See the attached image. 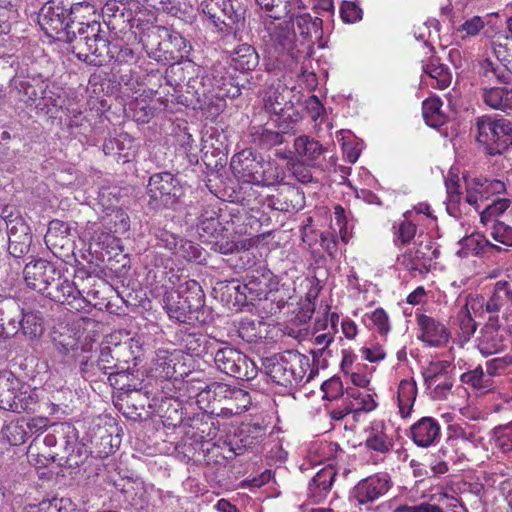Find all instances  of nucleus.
Returning <instances> with one entry per match:
<instances>
[{
  "instance_id": "obj_46",
  "label": "nucleus",
  "mask_w": 512,
  "mask_h": 512,
  "mask_svg": "<svg viewBox=\"0 0 512 512\" xmlns=\"http://www.w3.org/2000/svg\"><path fill=\"white\" fill-rule=\"evenodd\" d=\"M176 291L183 296L191 309L195 312L204 304V293L200 284L195 280L186 281Z\"/></svg>"
},
{
  "instance_id": "obj_24",
  "label": "nucleus",
  "mask_w": 512,
  "mask_h": 512,
  "mask_svg": "<svg viewBox=\"0 0 512 512\" xmlns=\"http://www.w3.org/2000/svg\"><path fill=\"white\" fill-rule=\"evenodd\" d=\"M499 322L487 321L476 339L477 349L483 356L500 353L505 347V337Z\"/></svg>"
},
{
  "instance_id": "obj_28",
  "label": "nucleus",
  "mask_w": 512,
  "mask_h": 512,
  "mask_svg": "<svg viewBox=\"0 0 512 512\" xmlns=\"http://www.w3.org/2000/svg\"><path fill=\"white\" fill-rule=\"evenodd\" d=\"M440 425L433 417H422L410 428V436L419 447H429L440 439Z\"/></svg>"
},
{
  "instance_id": "obj_64",
  "label": "nucleus",
  "mask_w": 512,
  "mask_h": 512,
  "mask_svg": "<svg viewBox=\"0 0 512 512\" xmlns=\"http://www.w3.org/2000/svg\"><path fill=\"white\" fill-rule=\"evenodd\" d=\"M276 118L273 120L275 124L282 123L284 125H289V133L292 130V124L297 123L301 119V114L299 111L294 107L293 102L288 103V105H285V108H283L282 111L274 113Z\"/></svg>"
},
{
  "instance_id": "obj_29",
  "label": "nucleus",
  "mask_w": 512,
  "mask_h": 512,
  "mask_svg": "<svg viewBox=\"0 0 512 512\" xmlns=\"http://www.w3.org/2000/svg\"><path fill=\"white\" fill-rule=\"evenodd\" d=\"M120 492L127 506L135 511H141L149 506L151 493L155 490L153 486H147L142 482L126 481Z\"/></svg>"
},
{
  "instance_id": "obj_23",
  "label": "nucleus",
  "mask_w": 512,
  "mask_h": 512,
  "mask_svg": "<svg viewBox=\"0 0 512 512\" xmlns=\"http://www.w3.org/2000/svg\"><path fill=\"white\" fill-rule=\"evenodd\" d=\"M138 144L129 134L121 132L110 136L103 143V152L107 156L114 157L118 162L127 163L137 153Z\"/></svg>"
},
{
  "instance_id": "obj_49",
  "label": "nucleus",
  "mask_w": 512,
  "mask_h": 512,
  "mask_svg": "<svg viewBox=\"0 0 512 512\" xmlns=\"http://www.w3.org/2000/svg\"><path fill=\"white\" fill-rule=\"evenodd\" d=\"M103 226L110 232L124 234L130 228V218L123 209L115 208L103 218Z\"/></svg>"
},
{
  "instance_id": "obj_11",
  "label": "nucleus",
  "mask_w": 512,
  "mask_h": 512,
  "mask_svg": "<svg viewBox=\"0 0 512 512\" xmlns=\"http://www.w3.org/2000/svg\"><path fill=\"white\" fill-rule=\"evenodd\" d=\"M216 367L223 373L241 380H252L257 376L255 363L236 348L225 346L214 355Z\"/></svg>"
},
{
  "instance_id": "obj_59",
  "label": "nucleus",
  "mask_w": 512,
  "mask_h": 512,
  "mask_svg": "<svg viewBox=\"0 0 512 512\" xmlns=\"http://www.w3.org/2000/svg\"><path fill=\"white\" fill-rule=\"evenodd\" d=\"M96 12L94 5L89 2H77L71 5L68 10V17L70 23L87 22L90 21L89 17L94 15Z\"/></svg>"
},
{
  "instance_id": "obj_50",
  "label": "nucleus",
  "mask_w": 512,
  "mask_h": 512,
  "mask_svg": "<svg viewBox=\"0 0 512 512\" xmlns=\"http://www.w3.org/2000/svg\"><path fill=\"white\" fill-rule=\"evenodd\" d=\"M294 148L296 153L304 157L307 161H315L323 153L322 145L308 136H299L294 141Z\"/></svg>"
},
{
  "instance_id": "obj_10",
  "label": "nucleus",
  "mask_w": 512,
  "mask_h": 512,
  "mask_svg": "<svg viewBox=\"0 0 512 512\" xmlns=\"http://www.w3.org/2000/svg\"><path fill=\"white\" fill-rule=\"evenodd\" d=\"M234 0H204L201 3L203 14L218 32L234 33L240 29L244 19L234 7Z\"/></svg>"
},
{
  "instance_id": "obj_39",
  "label": "nucleus",
  "mask_w": 512,
  "mask_h": 512,
  "mask_svg": "<svg viewBox=\"0 0 512 512\" xmlns=\"http://www.w3.org/2000/svg\"><path fill=\"white\" fill-rule=\"evenodd\" d=\"M164 303L169 317L179 322H186L187 315L194 312L187 301L183 299V296L176 290H170L165 293Z\"/></svg>"
},
{
  "instance_id": "obj_40",
  "label": "nucleus",
  "mask_w": 512,
  "mask_h": 512,
  "mask_svg": "<svg viewBox=\"0 0 512 512\" xmlns=\"http://www.w3.org/2000/svg\"><path fill=\"white\" fill-rule=\"evenodd\" d=\"M120 347L115 346L111 348L110 346H104L100 350V355L97 361V368L102 373L109 376L117 375L125 370L124 366L121 365V362L118 359Z\"/></svg>"
},
{
  "instance_id": "obj_15",
  "label": "nucleus",
  "mask_w": 512,
  "mask_h": 512,
  "mask_svg": "<svg viewBox=\"0 0 512 512\" xmlns=\"http://www.w3.org/2000/svg\"><path fill=\"white\" fill-rule=\"evenodd\" d=\"M23 277L30 289L46 294L52 284L60 279V271L53 263L38 258L32 259L25 265Z\"/></svg>"
},
{
  "instance_id": "obj_22",
  "label": "nucleus",
  "mask_w": 512,
  "mask_h": 512,
  "mask_svg": "<svg viewBox=\"0 0 512 512\" xmlns=\"http://www.w3.org/2000/svg\"><path fill=\"white\" fill-rule=\"evenodd\" d=\"M439 254V250L434 248L431 243H420L408 249L400 261L407 270L422 272L429 269Z\"/></svg>"
},
{
  "instance_id": "obj_12",
  "label": "nucleus",
  "mask_w": 512,
  "mask_h": 512,
  "mask_svg": "<svg viewBox=\"0 0 512 512\" xmlns=\"http://www.w3.org/2000/svg\"><path fill=\"white\" fill-rule=\"evenodd\" d=\"M8 312H16L15 315L3 321V337L10 338L22 332L29 338H36L43 333V321L39 312H24L15 301L6 304Z\"/></svg>"
},
{
  "instance_id": "obj_27",
  "label": "nucleus",
  "mask_w": 512,
  "mask_h": 512,
  "mask_svg": "<svg viewBox=\"0 0 512 512\" xmlns=\"http://www.w3.org/2000/svg\"><path fill=\"white\" fill-rule=\"evenodd\" d=\"M419 339L431 347H440L449 340L450 333L444 324L427 315L418 317Z\"/></svg>"
},
{
  "instance_id": "obj_36",
  "label": "nucleus",
  "mask_w": 512,
  "mask_h": 512,
  "mask_svg": "<svg viewBox=\"0 0 512 512\" xmlns=\"http://www.w3.org/2000/svg\"><path fill=\"white\" fill-rule=\"evenodd\" d=\"M367 433L365 445L368 449L379 453H387L390 451L393 443L385 433V427L382 421L372 422Z\"/></svg>"
},
{
  "instance_id": "obj_14",
  "label": "nucleus",
  "mask_w": 512,
  "mask_h": 512,
  "mask_svg": "<svg viewBox=\"0 0 512 512\" xmlns=\"http://www.w3.org/2000/svg\"><path fill=\"white\" fill-rule=\"evenodd\" d=\"M147 193L150 199L165 207H170L177 203L183 195V187L175 175L165 171L150 176Z\"/></svg>"
},
{
  "instance_id": "obj_41",
  "label": "nucleus",
  "mask_w": 512,
  "mask_h": 512,
  "mask_svg": "<svg viewBox=\"0 0 512 512\" xmlns=\"http://www.w3.org/2000/svg\"><path fill=\"white\" fill-rule=\"evenodd\" d=\"M460 380L462 383L471 386L481 393L489 392L495 386L494 379H492L487 370L480 365L473 370L463 373L460 376Z\"/></svg>"
},
{
  "instance_id": "obj_35",
  "label": "nucleus",
  "mask_w": 512,
  "mask_h": 512,
  "mask_svg": "<svg viewBox=\"0 0 512 512\" xmlns=\"http://www.w3.org/2000/svg\"><path fill=\"white\" fill-rule=\"evenodd\" d=\"M270 18L280 19L284 15H294V10L303 7L302 0H255Z\"/></svg>"
},
{
  "instance_id": "obj_63",
  "label": "nucleus",
  "mask_w": 512,
  "mask_h": 512,
  "mask_svg": "<svg viewBox=\"0 0 512 512\" xmlns=\"http://www.w3.org/2000/svg\"><path fill=\"white\" fill-rule=\"evenodd\" d=\"M512 365V354L495 357L485 363V369L494 379L495 376L503 374L509 366Z\"/></svg>"
},
{
  "instance_id": "obj_8",
  "label": "nucleus",
  "mask_w": 512,
  "mask_h": 512,
  "mask_svg": "<svg viewBox=\"0 0 512 512\" xmlns=\"http://www.w3.org/2000/svg\"><path fill=\"white\" fill-rule=\"evenodd\" d=\"M224 67L221 64L215 65L210 75H205V71L200 66L192 62L187 63L184 67L177 70L182 71L183 75H188V79L182 89L192 95L198 102L202 101L215 88H221L225 84L224 77L220 76Z\"/></svg>"
},
{
  "instance_id": "obj_37",
  "label": "nucleus",
  "mask_w": 512,
  "mask_h": 512,
  "mask_svg": "<svg viewBox=\"0 0 512 512\" xmlns=\"http://www.w3.org/2000/svg\"><path fill=\"white\" fill-rule=\"evenodd\" d=\"M55 288L50 287L46 296L54 301L61 303L67 302L72 305L74 301H81L86 304V300L81 297V292L75 284L68 279H59Z\"/></svg>"
},
{
  "instance_id": "obj_2",
  "label": "nucleus",
  "mask_w": 512,
  "mask_h": 512,
  "mask_svg": "<svg viewBox=\"0 0 512 512\" xmlns=\"http://www.w3.org/2000/svg\"><path fill=\"white\" fill-rule=\"evenodd\" d=\"M265 373L277 385L291 388L300 384L304 378L305 382L312 379V371L307 374L310 368L309 358L297 351H284L267 357L263 361Z\"/></svg>"
},
{
  "instance_id": "obj_4",
  "label": "nucleus",
  "mask_w": 512,
  "mask_h": 512,
  "mask_svg": "<svg viewBox=\"0 0 512 512\" xmlns=\"http://www.w3.org/2000/svg\"><path fill=\"white\" fill-rule=\"evenodd\" d=\"M476 141L491 156L512 149V122L496 114H485L475 119Z\"/></svg>"
},
{
  "instance_id": "obj_1",
  "label": "nucleus",
  "mask_w": 512,
  "mask_h": 512,
  "mask_svg": "<svg viewBox=\"0 0 512 512\" xmlns=\"http://www.w3.org/2000/svg\"><path fill=\"white\" fill-rule=\"evenodd\" d=\"M100 27L95 20L78 22L73 33L65 38L78 59L95 65L107 62V55L112 52L111 44L100 35Z\"/></svg>"
},
{
  "instance_id": "obj_61",
  "label": "nucleus",
  "mask_w": 512,
  "mask_h": 512,
  "mask_svg": "<svg viewBox=\"0 0 512 512\" xmlns=\"http://www.w3.org/2000/svg\"><path fill=\"white\" fill-rule=\"evenodd\" d=\"M175 255L188 261H201L203 252L198 244L189 240L180 239Z\"/></svg>"
},
{
  "instance_id": "obj_3",
  "label": "nucleus",
  "mask_w": 512,
  "mask_h": 512,
  "mask_svg": "<svg viewBox=\"0 0 512 512\" xmlns=\"http://www.w3.org/2000/svg\"><path fill=\"white\" fill-rule=\"evenodd\" d=\"M230 166L241 181L258 186H272L282 177L276 163L265 161L253 149L246 148L235 154Z\"/></svg>"
},
{
  "instance_id": "obj_30",
  "label": "nucleus",
  "mask_w": 512,
  "mask_h": 512,
  "mask_svg": "<svg viewBox=\"0 0 512 512\" xmlns=\"http://www.w3.org/2000/svg\"><path fill=\"white\" fill-rule=\"evenodd\" d=\"M333 467L327 466L319 470L308 485L307 495L314 503H321L331 491L336 478Z\"/></svg>"
},
{
  "instance_id": "obj_32",
  "label": "nucleus",
  "mask_w": 512,
  "mask_h": 512,
  "mask_svg": "<svg viewBox=\"0 0 512 512\" xmlns=\"http://www.w3.org/2000/svg\"><path fill=\"white\" fill-rule=\"evenodd\" d=\"M61 431L65 440L66 461L70 467L79 466L86 459V449L77 443V435L74 427L62 425Z\"/></svg>"
},
{
  "instance_id": "obj_44",
  "label": "nucleus",
  "mask_w": 512,
  "mask_h": 512,
  "mask_svg": "<svg viewBox=\"0 0 512 512\" xmlns=\"http://www.w3.org/2000/svg\"><path fill=\"white\" fill-rule=\"evenodd\" d=\"M345 400L348 404V409L354 414L359 412H371L377 407V403L372 395L359 389H351L348 391Z\"/></svg>"
},
{
  "instance_id": "obj_26",
  "label": "nucleus",
  "mask_w": 512,
  "mask_h": 512,
  "mask_svg": "<svg viewBox=\"0 0 512 512\" xmlns=\"http://www.w3.org/2000/svg\"><path fill=\"white\" fill-rule=\"evenodd\" d=\"M304 6L300 9L294 10V15H287L290 18V25L297 26L299 41H304L309 44V52L313 45V37L317 38L322 33V19L318 17H311L309 13L302 12Z\"/></svg>"
},
{
  "instance_id": "obj_54",
  "label": "nucleus",
  "mask_w": 512,
  "mask_h": 512,
  "mask_svg": "<svg viewBox=\"0 0 512 512\" xmlns=\"http://www.w3.org/2000/svg\"><path fill=\"white\" fill-rule=\"evenodd\" d=\"M403 218L395 232L394 243L397 246L410 243L417 231L416 224L413 222V211L405 212Z\"/></svg>"
},
{
  "instance_id": "obj_34",
  "label": "nucleus",
  "mask_w": 512,
  "mask_h": 512,
  "mask_svg": "<svg viewBox=\"0 0 512 512\" xmlns=\"http://www.w3.org/2000/svg\"><path fill=\"white\" fill-rule=\"evenodd\" d=\"M417 396V385L413 378L400 381L397 390V404L402 418L410 416Z\"/></svg>"
},
{
  "instance_id": "obj_48",
  "label": "nucleus",
  "mask_w": 512,
  "mask_h": 512,
  "mask_svg": "<svg viewBox=\"0 0 512 512\" xmlns=\"http://www.w3.org/2000/svg\"><path fill=\"white\" fill-rule=\"evenodd\" d=\"M509 91L501 87L490 86L483 88V100L493 109L505 111L511 107Z\"/></svg>"
},
{
  "instance_id": "obj_25",
  "label": "nucleus",
  "mask_w": 512,
  "mask_h": 512,
  "mask_svg": "<svg viewBox=\"0 0 512 512\" xmlns=\"http://www.w3.org/2000/svg\"><path fill=\"white\" fill-rule=\"evenodd\" d=\"M329 307H325L324 317L322 319H318L315 322V332L313 335V344L316 346L314 349H311V353L314 358L323 355L325 352L328 354V347L334 340V330H335V320H337V315H330L331 327L328 329L329 322Z\"/></svg>"
},
{
  "instance_id": "obj_20",
  "label": "nucleus",
  "mask_w": 512,
  "mask_h": 512,
  "mask_svg": "<svg viewBox=\"0 0 512 512\" xmlns=\"http://www.w3.org/2000/svg\"><path fill=\"white\" fill-rule=\"evenodd\" d=\"M449 366L447 361H438L432 363L424 372V380L427 388L431 390V396L434 400L447 399L451 393L454 381L451 377L443 373Z\"/></svg>"
},
{
  "instance_id": "obj_51",
  "label": "nucleus",
  "mask_w": 512,
  "mask_h": 512,
  "mask_svg": "<svg viewBox=\"0 0 512 512\" xmlns=\"http://www.w3.org/2000/svg\"><path fill=\"white\" fill-rule=\"evenodd\" d=\"M216 385H225V383L213 382L207 385L197 394L196 402L205 412L218 415L220 410L217 411L216 403L221 402L223 398H220L219 395L215 394L214 386Z\"/></svg>"
},
{
  "instance_id": "obj_47",
  "label": "nucleus",
  "mask_w": 512,
  "mask_h": 512,
  "mask_svg": "<svg viewBox=\"0 0 512 512\" xmlns=\"http://www.w3.org/2000/svg\"><path fill=\"white\" fill-rule=\"evenodd\" d=\"M442 102L438 97H430L423 102L422 112L427 125L439 127L445 123V115L441 111Z\"/></svg>"
},
{
  "instance_id": "obj_52",
  "label": "nucleus",
  "mask_w": 512,
  "mask_h": 512,
  "mask_svg": "<svg viewBox=\"0 0 512 512\" xmlns=\"http://www.w3.org/2000/svg\"><path fill=\"white\" fill-rule=\"evenodd\" d=\"M485 26V18L476 15L467 17V19L456 28L455 35L462 40H470L480 35Z\"/></svg>"
},
{
  "instance_id": "obj_16",
  "label": "nucleus",
  "mask_w": 512,
  "mask_h": 512,
  "mask_svg": "<svg viewBox=\"0 0 512 512\" xmlns=\"http://www.w3.org/2000/svg\"><path fill=\"white\" fill-rule=\"evenodd\" d=\"M463 179L466 190L465 202L476 211L479 210L480 202L506 191V184L498 179L484 176H464Z\"/></svg>"
},
{
  "instance_id": "obj_5",
  "label": "nucleus",
  "mask_w": 512,
  "mask_h": 512,
  "mask_svg": "<svg viewBox=\"0 0 512 512\" xmlns=\"http://www.w3.org/2000/svg\"><path fill=\"white\" fill-rule=\"evenodd\" d=\"M38 392L11 371L0 372V409L15 413L33 412L38 405Z\"/></svg>"
},
{
  "instance_id": "obj_6",
  "label": "nucleus",
  "mask_w": 512,
  "mask_h": 512,
  "mask_svg": "<svg viewBox=\"0 0 512 512\" xmlns=\"http://www.w3.org/2000/svg\"><path fill=\"white\" fill-rule=\"evenodd\" d=\"M468 305L476 316L499 322L500 315L504 318L512 314V283L498 281L487 298L471 296L468 298Z\"/></svg>"
},
{
  "instance_id": "obj_9",
  "label": "nucleus",
  "mask_w": 512,
  "mask_h": 512,
  "mask_svg": "<svg viewBox=\"0 0 512 512\" xmlns=\"http://www.w3.org/2000/svg\"><path fill=\"white\" fill-rule=\"evenodd\" d=\"M38 24L47 37L64 41L73 33L76 23H70L68 9L63 3L51 0L43 4L37 16Z\"/></svg>"
},
{
  "instance_id": "obj_17",
  "label": "nucleus",
  "mask_w": 512,
  "mask_h": 512,
  "mask_svg": "<svg viewBox=\"0 0 512 512\" xmlns=\"http://www.w3.org/2000/svg\"><path fill=\"white\" fill-rule=\"evenodd\" d=\"M182 359L183 353L181 350L158 349L153 359L152 371L156 377L164 380L177 379L186 374Z\"/></svg>"
},
{
  "instance_id": "obj_60",
  "label": "nucleus",
  "mask_w": 512,
  "mask_h": 512,
  "mask_svg": "<svg viewBox=\"0 0 512 512\" xmlns=\"http://www.w3.org/2000/svg\"><path fill=\"white\" fill-rule=\"evenodd\" d=\"M284 200L282 201L279 198H271L270 204L271 206L279 211H295L300 209L301 205L296 203L294 204V200H298L301 198L300 192L295 189H289L286 193V195L283 196Z\"/></svg>"
},
{
  "instance_id": "obj_56",
  "label": "nucleus",
  "mask_w": 512,
  "mask_h": 512,
  "mask_svg": "<svg viewBox=\"0 0 512 512\" xmlns=\"http://www.w3.org/2000/svg\"><path fill=\"white\" fill-rule=\"evenodd\" d=\"M510 204L511 201L507 198H497L479 213L481 223L486 226L489 223L493 224L497 221L496 218L501 216L510 207Z\"/></svg>"
},
{
  "instance_id": "obj_43",
  "label": "nucleus",
  "mask_w": 512,
  "mask_h": 512,
  "mask_svg": "<svg viewBox=\"0 0 512 512\" xmlns=\"http://www.w3.org/2000/svg\"><path fill=\"white\" fill-rule=\"evenodd\" d=\"M290 94L291 91L283 84L278 83L276 86H272L264 99L266 110L272 114L282 111L285 105L292 102Z\"/></svg>"
},
{
  "instance_id": "obj_58",
  "label": "nucleus",
  "mask_w": 512,
  "mask_h": 512,
  "mask_svg": "<svg viewBox=\"0 0 512 512\" xmlns=\"http://www.w3.org/2000/svg\"><path fill=\"white\" fill-rule=\"evenodd\" d=\"M470 312H472L470 305H468V301L465 306L460 309L457 314V321L459 328L462 332L464 338L469 339L476 331L477 324L475 320L471 317Z\"/></svg>"
},
{
  "instance_id": "obj_18",
  "label": "nucleus",
  "mask_w": 512,
  "mask_h": 512,
  "mask_svg": "<svg viewBox=\"0 0 512 512\" xmlns=\"http://www.w3.org/2000/svg\"><path fill=\"white\" fill-rule=\"evenodd\" d=\"M15 88L23 94V101L29 105L36 104L37 100L43 101V106H61L60 97H54L55 93L48 89V84L40 77L31 80L15 81Z\"/></svg>"
},
{
  "instance_id": "obj_57",
  "label": "nucleus",
  "mask_w": 512,
  "mask_h": 512,
  "mask_svg": "<svg viewBox=\"0 0 512 512\" xmlns=\"http://www.w3.org/2000/svg\"><path fill=\"white\" fill-rule=\"evenodd\" d=\"M275 125L278 127L277 131L265 128L260 135V142L266 148L282 144L284 141V134L289 133V125H284L282 123Z\"/></svg>"
},
{
  "instance_id": "obj_53",
  "label": "nucleus",
  "mask_w": 512,
  "mask_h": 512,
  "mask_svg": "<svg viewBox=\"0 0 512 512\" xmlns=\"http://www.w3.org/2000/svg\"><path fill=\"white\" fill-rule=\"evenodd\" d=\"M424 72L436 81L438 89H445L451 84L452 74L449 68L437 60L430 61L423 67Z\"/></svg>"
},
{
  "instance_id": "obj_33",
  "label": "nucleus",
  "mask_w": 512,
  "mask_h": 512,
  "mask_svg": "<svg viewBox=\"0 0 512 512\" xmlns=\"http://www.w3.org/2000/svg\"><path fill=\"white\" fill-rule=\"evenodd\" d=\"M258 64L259 55L255 48L249 44H240L231 53V65L238 71L254 70Z\"/></svg>"
},
{
  "instance_id": "obj_7",
  "label": "nucleus",
  "mask_w": 512,
  "mask_h": 512,
  "mask_svg": "<svg viewBox=\"0 0 512 512\" xmlns=\"http://www.w3.org/2000/svg\"><path fill=\"white\" fill-rule=\"evenodd\" d=\"M263 38L278 55L287 56L292 62H298L302 57L309 55V44L296 38L293 25L288 21L265 22Z\"/></svg>"
},
{
  "instance_id": "obj_19",
  "label": "nucleus",
  "mask_w": 512,
  "mask_h": 512,
  "mask_svg": "<svg viewBox=\"0 0 512 512\" xmlns=\"http://www.w3.org/2000/svg\"><path fill=\"white\" fill-rule=\"evenodd\" d=\"M215 394L223 398L225 405L220 407L218 416L229 417L246 412L251 405L249 393L243 389L231 387L227 384L216 385Z\"/></svg>"
},
{
  "instance_id": "obj_13",
  "label": "nucleus",
  "mask_w": 512,
  "mask_h": 512,
  "mask_svg": "<svg viewBox=\"0 0 512 512\" xmlns=\"http://www.w3.org/2000/svg\"><path fill=\"white\" fill-rule=\"evenodd\" d=\"M393 482L388 473H376L360 480L350 492V500L359 506H370L385 496Z\"/></svg>"
},
{
  "instance_id": "obj_42",
  "label": "nucleus",
  "mask_w": 512,
  "mask_h": 512,
  "mask_svg": "<svg viewBox=\"0 0 512 512\" xmlns=\"http://www.w3.org/2000/svg\"><path fill=\"white\" fill-rule=\"evenodd\" d=\"M461 250L457 252L460 257L480 255L490 250L500 251V247L492 244L481 235H471L460 240Z\"/></svg>"
},
{
  "instance_id": "obj_21",
  "label": "nucleus",
  "mask_w": 512,
  "mask_h": 512,
  "mask_svg": "<svg viewBox=\"0 0 512 512\" xmlns=\"http://www.w3.org/2000/svg\"><path fill=\"white\" fill-rule=\"evenodd\" d=\"M8 230L9 253L15 258L27 254L32 243L30 227L21 219L16 218L5 223Z\"/></svg>"
},
{
  "instance_id": "obj_31",
  "label": "nucleus",
  "mask_w": 512,
  "mask_h": 512,
  "mask_svg": "<svg viewBox=\"0 0 512 512\" xmlns=\"http://www.w3.org/2000/svg\"><path fill=\"white\" fill-rule=\"evenodd\" d=\"M478 74L483 88L494 84L507 83L510 78L509 69L506 65L485 59L480 62Z\"/></svg>"
},
{
  "instance_id": "obj_45",
  "label": "nucleus",
  "mask_w": 512,
  "mask_h": 512,
  "mask_svg": "<svg viewBox=\"0 0 512 512\" xmlns=\"http://www.w3.org/2000/svg\"><path fill=\"white\" fill-rule=\"evenodd\" d=\"M69 233L70 227L67 223L60 220L50 221L44 238L47 247L51 250L52 247H63L68 240Z\"/></svg>"
},
{
  "instance_id": "obj_55",
  "label": "nucleus",
  "mask_w": 512,
  "mask_h": 512,
  "mask_svg": "<svg viewBox=\"0 0 512 512\" xmlns=\"http://www.w3.org/2000/svg\"><path fill=\"white\" fill-rule=\"evenodd\" d=\"M73 510V504L70 499L53 498L43 500L37 505H30L24 512H70Z\"/></svg>"
},
{
  "instance_id": "obj_38",
  "label": "nucleus",
  "mask_w": 512,
  "mask_h": 512,
  "mask_svg": "<svg viewBox=\"0 0 512 512\" xmlns=\"http://www.w3.org/2000/svg\"><path fill=\"white\" fill-rule=\"evenodd\" d=\"M200 237H217L222 235L225 228L222 226L220 216L214 208H205L197 225Z\"/></svg>"
},
{
  "instance_id": "obj_62",
  "label": "nucleus",
  "mask_w": 512,
  "mask_h": 512,
  "mask_svg": "<svg viewBox=\"0 0 512 512\" xmlns=\"http://www.w3.org/2000/svg\"><path fill=\"white\" fill-rule=\"evenodd\" d=\"M445 187L447 192L446 210L449 215L458 217L462 195L460 183L446 184Z\"/></svg>"
}]
</instances>
